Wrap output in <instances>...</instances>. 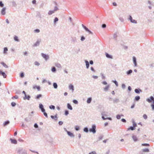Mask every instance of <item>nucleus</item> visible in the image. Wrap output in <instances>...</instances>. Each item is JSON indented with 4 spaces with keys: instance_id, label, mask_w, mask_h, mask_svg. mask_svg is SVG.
Wrapping results in <instances>:
<instances>
[{
    "instance_id": "393cba45",
    "label": "nucleus",
    "mask_w": 154,
    "mask_h": 154,
    "mask_svg": "<svg viewBox=\"0 0 154 154\" xmlns=\"http://www.w3.org/2000/svg\"><path fill=\"white\" fill-rule=\"evenodd\" d=\"M133 71L131 69L128 70L126 72V74L128 75H130L132 72Z\"/></svg>"
},
{
    "instance_id": "c9c22d12",
    "label": "nucleus",
    "mask_w": 154,
    "mask_h": 154,
    "mask_svg": "<svg viewBox=\"0 0 154 154\" xmlns=\"http://www.w3.org/2000/svg\"><path fill=\"white\" fill-rule=\"evenodd\" d=\"M1 63L5 68H8V66L4 62H1Z\"/></svg>"
},
{
    "instance_id": "cd10ccee",
    "label": "nucleus",
    "mask_w": 154,
    "mask_h": 154,
    "mask_svg": "<svg viewBox=\"0 0 154 154\" xmlns=\"http://www.w3.org/2000/svg\"><path fill=\"white\" fill-rule=\"evenodd\" d=\"M140 99V97L139 96H136L135 97L134 100L136 101H138Z\"/></svg>"
},
{
    "instance_id": "09e8293b",
    "label": "nucleus",
    "mask_w": 154,
    "mask_h": 154,
    "mask_svg": "<svg viewBox=\"0 0 154 154\" xmlns=\"http://www.w3.org/2000/svg\"><path fill=\"white\" fill-rule=\"evenodd\" d=\"M101 115L102 116H107L106 114V112H101Z\"/></svg>"
},
{
    "instance_id": "4c0bfd02",
    "label": "nucleus",
    "mask_w": 154,
    "mask_h": 154,
    "mask_svg": "<svg viewBox=\"0 0 154 154\" xmlns=\"http://www.w3.org/2000/svg\"><path fill=\"white\" fill-rule=\"evenodd\" d=\"M113 102L114 103H118L119 102V100L118 99L116 98L113 100Z\"/></svg>"
},
{
    "instance_id": "603ef678",
    "label": "nucleus",
    "mask_w": 154,
    "mask_h": 154,
    "mask_svg": "<svg viewBox=\"0 0 154 154\" xmlns=\"http://www.w3.org/2000/svg\"><path fill=\"white\" fill-rule=\"evenodd\" d=\"M58 20V18L57 17H56L54 19V23H55L57 22Z\"/></svg>"
},
{
    "instance_id": "e2e57ef3",
    "label": "nucleus",
    "mask_w": 154,
    "mask_h": 154,
    "mask_svg": "<svg viewBox=\"0 0 154 154\" xmlns=\"http://www.w3.org/2000/svg\"><path fill=\"white\" fill-rule=\"evenodd\" d=\"M125 87H126V86L125 84H122V87L123 89H125Z\"/></svg>"
},
{
    "instance_id": "a19ab883",
    "label": "nucleus",
    "mask_w": 154,
    "mask_h": 154,
    "mask_svg": "<svg viewBox=\"0 0 154 154\" xmlns=\"http://www.w3.org/2000/svg\"><path fill=\"white\" fill-rule=\"evenodd\" d=\"M8 50V48L7 47H5L4 48L3 53L4 54L7 53V51Z\"/></svg>"
},
{
    "instance_id": "f3484780",
    "label": "nucleus",
    "mask_w": 154,
    "mask_h": 154,
    "mask_svg": "<svg viewBox=\"0 0 154 154\" xmlns=\"http://www.w3.org/2000/svg\"><path fill=\"white\" fill-rule=\"evenodd\" d=\"M67 107L68 109L70 110H72V107L71 104L69 103H68L67 104Z\"/></svg>"
},
{
    "instance_id": "e433bc0d",
    "label": "nucleus",
    "mask_w": 154,
    "mask_h": 154,
    "mask_svg": "<svg viewBox=\"0 0 154 154\" xmlns=\"http://www.w3.org/2000/svg\"><path fill=\"white\" fill-rule=\"evenodd\" d=\"M55 11L54 10H50L48 12V14L49 15H51L53 13H54Z\"/></svg>"
},
{
    "instance_id": "72a5a7b5",
    "label": "nucleus",
    "mask_w": 154,
    "mask_h": 154,
    "mask_svg": "<svg viewBox=\"0 0 154 154\" xmlns=\"http://www.w3.org/2000/svg\"><path fill=\"white\" fill-rule=\"evenodd\" d=\"M55 66L59 68H61V66L60 63H56L55 64Z\"/></svg>"
},
{
    "instance_id": "dca6fc26",
    "label": "nucleus",
    "mask_w": 154,
    "mask_h": 154,
    "mask_svg": "<svg viewBox=\"0 0 154 154\" xmlns=\"http://www.w3.org/2000/svg\"><path fill=\"white\" fill-rule=\"evenodd\" d=\"M10 121L9 120H7L4 122L3 124V125L4 126H5L7 125H8Z\"/></svg>"
},
{
    "instance_id": "1a4fd4ad",
    "label": "nucleus",
    "mask_w": 154,
    "mask_h": 154,
    "mask_svg": "<svg viewBox=\"0 0 154 154\" xmlns=\"http://www.w3.org/2000/svg\"><path fill=\"white\" fill-rule=\"evenodd\" d=\"M10 140L11 141V143H13L14 144H17V140L15 139H12L11 138H10Z\"/></svg>"
},
{
    "instance_id": "0eeeda50",
    "label": "nucleus",
    "mask_w": 154,
    "mask_h": 154,
    "mask_svg": "<svg viewBox=\"0 0 154 154\" xmlns=\"http://www.w3.org/2000/svg\"><path fill=\"white\" fill-rule=\"evenodd\" d=\"M0 75H1L3 76L4 78H6L7 77V75L4 72H2L1 70H0Z\"/></svg>"
},
{
    "instance_id": "39448f33",
    "label": "nucleus",
    "mask_w": 154,
    "mask_h": 154,
    "mask_svg": "<svg viewBox=\"0 0 154 154\" xmlns=\"http://www.w3.org/2000/svg\"><path fill=\"white\" fill-rule=\"evenodd\" d=\"M64 129L65 130V131L67 132L68 135L69 136H70L71 137H74V135L72 133H71L69 131H68L65 128H64Z\"/></svg>"
},
{
    "instance_id": "680f3d73",
    "label": "nucleus",
    "mask_w": 154,
    "mask_h": 154,
    "mask_svg": "<svg viewBox=\"0 0 154 154\" xmlns=\"http://www.w3.org/2000/svg\"><path fill=\"white\" fill-rule=\"evenodd\" d=\"M75 129L77 131H78L79 130L80 128L79 126H76L75 127Z\"/></svg>"
},
{
    "instance_id": "4468645a",
    "label": "nucleus",
    "mask_w": 154,
    "mask_h": 154,
    "mask_svg": "<svg viewBox=\"0 0 154 154\" xmlns=\"http://www.w3.org/2000/svg\"><path fill=\"white\" fill-rule=\"evenodd\" d=\"M33 88L34 89H37L38 91L40 90V87L39 86H34L33 87Z\"/></svg>"
},
{
    "instance_id": "a18cd8bd",
    "label": "nucleus",
    "mask_w": 154,
    "mask_h": 154,
    "mask_svg": "<svg viewBox=\"0 0 154 154\" xmlns=\"http://www.w3.org/2000/svg\"><path fill=\"white\" fill-rule=\"evenodd\" d=\"M49 108L51 109H54L55 108V106L53 105H51L49 106Z\"/></svg>"
},
{
    "instance_id": "a878e982",
    "label": "nucleus",
    "mask_w": 154,
    "mask_h": 154,
    "mask_svg": "<svg viewBox=\"0 0 154 154\" xmlns=\"http://www.w3.org/2000/svg\"><path fill=\"white\" fill-rule=\"evenodd\" d=\"M83 131L86 133H88L89 131V130L87 127H85L83 129Z\"/></svg>"
},
{
    "instance_id": "de8ad7c7",
    "label": "nucleus",
    "mask_w": 154,
    "mask_h": 154,
    "mask_svg": "<svg viewBox=\"0 0 154 154\" xmlns=\"http://www.w3.org/2000/svg\"><path fill=\"white\" fill-rule=\"evenodd\" d=\"M132 123H133V126L134 127H135L137 126V124L136 123H135V122H134V121L133 119V120H132Z\"/></svg>"
},
{
    "instance_id": "412c9836",
    "label": "nucleus",
    "mask_w": 154,
    "mask_h": 154,
    "mask_svg": "<svg viewBox=\"0 0 154 154\" xmlns=\"http://www.w3.org/2000/svg\"><path fill=\"white\" fill-rule=\"evenodd\" d=\"M85 62L86 63V68L87 69H88L89 66V62L87 60H85Z\"/></svg>"
},
{
    "instance_id": "49530a36",
    "label": "nucleus",
    "mask_w": 154,
    "mask_h": 154,
    "mask_svg": "<svg viewBox=\"0 0 154 154\" xmlns=\"http://www.w3.org/2000/svg\"><path fill=\"white\" fill-rule=\"evenodd\" d=\"M143 151L144 152H148L149 151V150L147 148H145L143 149Z\"/></svg>"
},
{
    "instance_id": "58836bf2",
    "label": "nucleus",
    "mask_w": 154,
    "mask_h": 154,
    "mask_svg": "<svg viewBox=\"0 0 154 154\" xmlns=\"http://www.w3.org/2000/svg\"><path fill=\"white\" fill-rule=\"evenodd\" d=\"M31 117L30 118H26L24 120L26 122H28L30 121L31 120Z\"/></svg>"
},
{
    "instance_id": "6e6552de",
    "label": "nucleus",
    "mask_w": 154,
    "mask_h": 154,
    "mask_svg": "<svg viewBox=\"0 0 154 154\" xmlns=\"http://www.w3.org/2000/svg\"><path fill=\"white\" fill-rule=\"evenodd\" d=\"M6 8L5 7L3 8L1 11V14L3 15H5V10Z\"/></svg>"
},
{
    "instance_id": "bf43d9fd",
    "label": "nucleus",
    "mask_w": 154,
    "mask_h": 154,
    "mask_svg": "<svg viewBox=\"0 0 154 154\" xmlns=\"http://www.w3.org/2000/svg\"><path fill=\"white\" fill-rule=\"evenodd\" d=\"M18 98V96L17 95H16L15 96L13 97L12 98V99H17Z\"/></svg>"
},
{
    "instance_id": "aec40b11",
    "label": "nucleus",
    "mask_w": 154,
    "mask_h": 154,
    "mask_svg": "<svg viewBox=\"0 0 154 154\" xmlns=\"http://www.w3.org/2000/svg\"><path fill=\"white\" fill-rule=\"evenodd\" d=\"M135 128L134 127L131 126L128 128L127 131H129L130 130L133 131L135 130Z\"/></svg>"
},
{
    "instance_id": "bb28decb",
    "label": "nucleus",
    "mask_w": 154,
    "mask_h": 154,
    "mask_svg": "<svg viewBox=\"0 0 154 154\" xmlns=\"http://www.w3.org/2000/svg\"><path fill=\"white\" fill-rule=\"evenodd\" d=\"M92 100V98L91 97H89L87 99V102L88 103H91Z\"/></svg>"
},
{
    "instance_id": "5fc2aeb1",
    "label": "nucleus",
    "mask_w": 154,
    "mask_h": 154,
    "mask_svg": "<svg viewBox=\"0 0 154 154\" xmlns=\"http://www.w3.org/2000/svg\"><path fill=\"white\" fill-rule=\"evenodd\" d=\"M75 104H77L78 103V102L75 100H74L72 101Z\"/></svg>"
},
{
    "instance_id": "8fccbe9b",
    "label": "nucleus",
    "mask_w": 154,
    "mask_h": 154,
    "mask_svg": "<svg viewBox=\"0 0 154 154\" xmlns=\"http://www.w3.org/2000/svg\"><path fill=\"white\" fill-rule=\"evenodd\" d=\"M119 20L122 22H123L124 21V20L122 17H119Z\"/></svg>"
},
{
    "instance_id": "a211bd4d",
    "label": "nucleus",
    "mask_w": 154,
    "mask_h": 154,
    "mask_svg": "<svg viewBox=\"0 0 154 154\" xmlns=\"http://www.w3.org/2000/svg\"><path fill=\"white\" fill-rule=\"evenodd\" d=\"M69 89L72 90V92H73V91H74V87L73 85H70L69 86Z\"/></svg>"
},
{
    "instance_id": "6e6d98bb",
    "label": "nucleus",
    "mask_w": 154,
    "mask_h": 154,
    "mask_svg": "<svg viewBox=\"0 0 154 154\" xmlns=\"http://www.w3.org/2000/svg\"><path fill=\"white\" fill-rule=\"evenodd\" d=\"M65 115L66 116H67L69 114V112L67 110H66L65 111Z\"/></svg>"
},
{
    "instance_id": "f257e3e1",
    "label": "nucleus",
    "mask_w": 154,
    "mask_h": 154,
    "mask_svg": "<svg viewBox=\"0 0 154 154\" xmlns=\"http://www.w3.org/2000/svg\"><path fill=\"white\" fill-rule=\"evenodd\" d=\"M16 151L17 153L19 154L20 153H21L22 154H24L25 153H26V152L27 151L24 149H23L22 148H19L16 149Z\"/></svg>"
},
{
    "instance_id": "13d9d810",
    "label": "nucleus",
    "mask_w": 154,
    "mask_h": 154,
    "mask_svg": "<svg viewBox=\"0 0 154 154\" xmlns=\"http://www.w3.org/2000/svg\"><path fill=\"white\" fill-rule=\"evenodd\" d=\"M11 104L12 107H14L16 106V103L15 102H12L11 103Z\"/></svg>"
},
{
    "instance_id": "7ed1b4c3",
    "label": "nucleus",
    "mask_w": 154,
    "mask_h": 154,
    "mask_svg": "<svg viewBox=\"0 0 154 154\" xmlns=\"http://www.w3.org/2000/svg\"><path fill=\"white\" fill-rule=\"evenodd\" d=\"M146 101L149 103H151L152 101V104H154V98L152 96H150L149 98H147L146 100Z\"/></svg>"
},
{
    "instance_id": "2f4dec72",
    "label": "nucleus",
    "mask_w": 154,
    "mask_h": 154,
    "mask_svg": "<svg viewBox=\"0 0 154 154\" xmlns=\"http://www.w3.org/2000/svg\"><path fill=\"white\" fill-rule=\"evenodd\" d=\"M82 26L86 32L88 31L89 29L88 28H87L86 26L84 25L83 24H82Z\"/></svg>"
},
{
    "instance_id": "c03bdc74",
    "label": "nucleus",
    "mask_w": 154,
    "mask_h": 154,
    "mask_svg": "<svg viewBox=\"0 0 154 154\" xmlns=\"http://www.w3.org/2000/svg\"><path fill=\"white\" fill-rule=\"evenodd\" d=\"M100 75L102 77V79H106L105 76L104 75V74L102 73H100Z\"/></svg>"
},
{
    "instance_id": "052dcab7",
    "label": "nucleus",
    "mask_w": 154,
    "mask_h": 154,
    "mask_svg": "<svg viewBox=\"0 0 154 154\" xmlns=\"http://www.w3.org/2000/svg\"><path fill=\"white\" fill-rule=\"evenodd\" d=\"M117 33H115L113 35L114 38L116 40V38H117Z\"/></svg>"
},
{
    "instance_id": "ddd939ff",
    "label": "nucleus",
    "mask_w": 154,
    "mask_h": 154,
    "mask_svg": "<svg viewBox=\"0 0 154 154\" xmlns=\"http://www.w3.org/2000/svg\"><path fill=\"white\" fill-rule=\"evenodd\" d=\"M30 97H31L29 95L27 96L26 95L23 97V99L24 100L27 99L28 100H29Z\"/></svg>"
},
{
    "instance_id": "774afa93",
    "label": "nucleus",
    "mask_w": 154,
    "mask_h": 154,
    "mask_svg": "<svg viewBox=\"0 0 154 154\" xmlns=\"http://www.w3.org/2000/svg\"><path fill=\"white\" fill-rule=\"evenodd\" d=\"M85 38L84 36H82L81 38V40L83 41L85 39Z\"/></svg>"
},
{
    "instance_id": "5701e85b",
    "label": "nucleus",
    "mask_w": 154,
    "mask_h": 154,
    "mask_svg": "<svg viewBox=\"0 0 154 154\" xmlns=\"http://www.w3.org/2000/svg\"><path fill=\"white\" fill-rule=\"evenodd\" d=\"M51 117L52 119H54L55 120H57V114L55 115L54 116H51Z\"/></svg>"
},
{
    "instance_id": "9d476101",
    "label": "nucleus",
    "mask_w": 154,
    "mask_h": 154,
    "mask_svg": "<svg viewBox=\"0 0 154 154\" xmlns=\"http://www.w3.org/2000/svg\"><path fill=\"white\" fill-rule=\"evenodd\" d=\"M42 95L41 94H38L36 96H35V99L36 100H38L40 98L42 97Z\"/></svg>"
},
{
    "instance_id": "f03ea898",
    "label": "nucleus",
    "mask_w": 154,
    "mask_h": 154,
    "mask_svg": "<svg viewBox=\"0 0 154 154\" xmlns=\"http://www.w3.org/2000/svg\"><path fill=\"white\" fill-rule=\"evenodd\" d=\"M96 126L95 124H93L91 128L89 129V131L90 132H92L93 134H95L96 132Z\"/></svg>"
},
{
    "instance_id": "37998d69",
    "label": "nucleus",
    "mask_w": 154,
    "mask_h": 154,
    "mask_svg": "<svg viewBox=\"0 0 154 154\" xmlns=\"http://www.w3.org/2000/svg\"><path fill=\"white\" fill-rule=\"evenodd\" d=\"M39 108L40 109L44 108V107H43V105L41 103H40L39 104Z\"/></svg>"
},
{
    "instance_id": "c756f323",
    "label": "nucleus",
    "mask_w": 154,
    "mask_h": 154,
    "mask_svg": "<svg viewBox=\"0 0 154 154\" xmlns=\"http://www.w3.org/2000/svg\"><path fill=\"white\" fill-rule=\"evenodd\" d=\"M103 137V136L102 135H100L99 136L98 138V140H97V141H100V140H101Z\"/></svg>"
},
{
    "instance_id": "c85d7f7f",
    "label": "nucleus",
    "mask_w": 154,
    "mask_h": 154,
    "mask_svg": "<svg viewBox=\"0 0 154 154\" xmlns=\"http://www.w3.org/2000/svg\"><path fill=\"white\" fill-rule=\"evenodd\" d=\"M51 71L53 72H55L56 71L55 67L54 66L52 67L51 69Z\"/></svg>"
},
{
    "instance_id": "473e14b6",
    "label": "nucleus",
    "mask_w": 154,
    "mask_h": 154,
    "mask_svg": "<svg viewBox=\"0 0 154 154\" xmlns=\"http://www.w3.org/2000/svg\"><path fill=\"white\" fill-rule=\"evenodd\" d=\"M82 26L86 32L88 31L89 29L88 28H87L86 26L84 25L83 24H82Z\"/></svg>"
},
{
    "instance_id": "423d86ee",
    "label": "nucleus",
    "mask_w": 154,
    "mask_h": 154,
    "mask_svg": "<svg viewBox=\"0 0 154 154\" xmlns=\"http://www.w3.org/2000/svg\"><path fill=\"white\" fill-rule=\"evenodd\" d=\"M133 63L134 65V66H137V60L136 58L134 56H133Z\"/></svg>"
},
{
    "instance_id": "ea45409f",
    "label": "nucleus",
    "mask_w": 154,
    "mask_h": 154,
    "mask_svg": "<svg viewBox=\"0 0 154 154\" xmlns=\"http://www.w3.org/2000/svg\"><path fill=\"white\" fill-rule=\"evenodd\" d=\"M121 116H123V115H117V116H116V118L118 119H120L121 118Z\"/></svg>"
},
{
    "instance_id": "f8f14e48",
    "label": "nucleus",
    "mask_w": 154,
    "mask_h": 154,
    "mask_svg": "<svg viewBox=\"0 0 154 154\" xmlns=\"http://www.w3.org/2000/svg\"><path fill=\"white\" fill-rule=\"evenodd\" d=\"M71 41L74 43L77 42V41L76 38L75 37H72Z\"/></svg>"
},
{
    "instance_id": "6ab92c4d",
    "label": "nucleus",
    "mask_w": 154,
    "mask_h": 154,
    "mask_svg": "<svg viewBox=\"0 0 154 154\" xmlns=\"http://www.w3.org/2000/svg\"><path fill=\"white\" fill-rule=\"evenodd\" d=\"M110 87L109 84L108 85L104 88V90L105 91H107Z\"/></svg>"
},
{
    "instance_id": "4be33fe9",
    "label": "nucleus",
    "mask_w": 154,
    "mask_h": 154,
    "mask_svg": "<svg viewBox=\"0 0 154 154\" xmlns=\"http://www.w3.org/2000/svg\"><path fill=\"white\" fill-rule=\"evenodd\" d=\"M132 138L135 142H136L138 140V139L136 135H133L132 137Z\"/></svg>"
},
{
    "instance_id": "9b49d317",
    "label": "nucleus",
    "mask_w": 154,
    "mask_h": 154,
    "mask_svg": "<svg viewBox=\"0 0 154 154\" xmlns=\"http://www.w3.org/2000/svg\"><path fill=\"white\" fill-rule=\"evenodd\" d=\"M135 92L137 94H139L140 93V92H142V91L140 89H135L134 90Z\"/></svg>"
},
{
    "instance_id": "4d7b16f0",
    "label": "nucleus",
    "mask_w": 154,
    "mask_h": 154,
    "mask_svg": "<svg viewBox=\"0 0 154 154\" xmlns=\"http://www.w3.org/2000/svg\"><path fill=\"white\" fill-rule=\"evenodd\" d=\"M131 22L132 23H137V21L136 20H134V19H132L131 21Z\"/></svg>"
},
{
    "instance_id": "79ce46f5",
    "label": "nucleus",
    "mask_w": 154,
    "mask_h": 154,
    "mask_svg": "<svg viewBox=\"0 0 154 154\" xmlns=\"http://www.w3.org/2000/svg\"><path fill=\"white\" fill-rule=\"evenodd\" d=\"M112 82L115 84V85L116 86H118L119 85L118 83L116 80H115L114 81H112Z\"/></svg>"
},
{
    "instance_id": "69168bd1",
    "label": "nucleus",
    "mask_w": 154,
    "mask_h": 154,
    "mask_svg": "<svg viewBox=\"0 0 154 154\" xmlns=\"http://www.w3.org/2000/svg\"><path fill=\"white\" fill-rule=\"evenodd\" d=\"M58 8L57 6H55L54 7V11H57L58 10Z\"/></svg>"
},
{
    "instance_id": "f704fd0d",
    "label": "nucleus",
    "mask_w": 154,
    "mask_h": 154,
    "mask_svg": "<svg viewBox=\"0 0 154 154\" xmlns=\"http://www.w3.org/2000/svg\"><path fill=\"white\" fill-rule=\"evenodd\" d=\"M14 40L15 41L17 42H19L20 41L18 38V37L17 36H15L14 37Z\"/></svg>"
},
{
    "instance_id": "20e7f679",
    "label": "nucleus",
    "mask_w": 154,
    "mask_h": 154,
    "mask_svg": "<svg viewBox=\"0 0 154 154\" xmlns=\"http://www.w3.org/2000/svg\"><path fill=\"white\" fill-rule=\"evenodd\" d=\"M42 56L45 59V60H47L49 58V56L48 55L45 54L43 53L41 54Z\"/></svg>"
},
{
    "instance_id": "b1692460",
    "label": "nucleus",
    "mask_w": 154,
    "mask_h": 154,
    "mask_svg": "<svg viewBox=\"0 0 154 154\" xmlns=\"http://www.w3.org/2000/svg\"><path fill=\"white\" fill-rule=\"evenodd\" d=\"M40 44V41L38 40L36 41V42L34 44L33 46H38Z\"/></svg>"
},
{
    "instance_id": "2eb2a0df",
    "label": "nucleus",
    "mask_w": 154,
    "mask_h": 154,
    "mask_svg": "<svg viewBox=\"0 0 154 154\" xmlns=\"http://www.w3.org/2000/svg\"><path fill=\"white\" fill-rule=\"evenodd\" d=\"M105 55H106V57L107 58H110V59H112L113 58L112 56V55H109V54H108V53H105Z\"/></svg>"
},
{
    "instance_id": "3c124183",
    "label": "nucleus",
    "mask_w": 154,
    "mask_h": 154,
    "mask_svg": "<svg viewBox=\"0 0 154 154\" xmlns=\"http://www.w3.org/2000/svg\"><path fill=\"white\" fill-rule=\"evenodd\" d=\"M12 5L14 7H16L17 6V4L14 1H13L12 2Z\"/></svg>"
},
{
    "instance_id": "864d4df0",
    "label": "nucleus",
    "mask_w": 154,
    "mask_h": 154,
    "mask_svg": "<svg viewBox=\"0 0 154 154\" xmlns=\"http://www.w3.org/2000/svg\"><path fill=\"white\" fill-rule=\"evenodd\" d=\"M20 77L23 78L24 76V74L23 72H21L20 73Z\"/></svg>"
},
{
    "instance_id": "338daca9",
    "label": "nucleus",
    "mask_w": 154,
    "mask_h": 154,
    "mask_svg": "<svg viewBox=\"0 0 154 154\" xmlns=\"http://www.w3.org/2000/svg\"><path fill=\"white\" fill-rule=\"evenodd\" d=\"M143 118L145 119H146L147 118V116L146 114H144L143 116Z\"/></svg>"
},
{
    "instance_id": "7c9ffc66",
    "label": "nucleus",
    "mask_w": 154,
    "mask_h": 154,
    "mask_svg": "<svg viewBox=\"0 0 154 154\" xmlns=\"http://www.w3.org/2000/svg\"><path fill=\"white\" fill-rule=\"evenodd\" d=\"M53 86L54 88L55 89H57L58 87L57 85L56 82H54L53 83Z\"/></svg>"
},
{
    "instance_id": "0e129e2a",
    "label": "nucleus",
    "mask_w": 154,
    "mask_h": 154,
    "mask_svg": "<svg viewBox=\"0 0 154 154\" xmlns=\"http://www.w3.org/2000/svg\"><path fill=\"white\" fill-rule=\"evenodd\" d=\"M40 30L38 29H35V30H34V32H36V33H38L40 32Z\"/></svg>"
}]
</instances>
